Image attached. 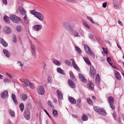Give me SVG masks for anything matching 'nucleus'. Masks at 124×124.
Returning <instances> with one entry per match:
<instances>
[{"label":"nucleus","instance_id":"obj_1","mask_svg":"<svg viewBox=\"0 0 124 124\" xmlns=\"http://www.w3.org/2000/svg\"><path fill=\"white\" fill-rule=\"evenodd\" d=\"M30 12L41 21H43L44 20V16L40 13L35 11L34 10H31Z\"/></svg>","mask_w":124,"mask_h":124},{"label":"nucleus","instance_id":"obj_2","mask_svg":"<svg viewBox=\"0 0 124 124\" xmlns=\"http://www.w3.org/2000/svg\"><path fill=\"white\" fill-rule=\"evenodd\" d=\"M93 108L94 110L99 113L100 114L104 116H106V115L107 113L104 109L99 108L95 106L93 107Z\"/></svg>","mask_w":124,"mask_h":124},{"label":"nucleus","instance_id":"obj_3","mask_svg":"<svg viewBox=\"0 0 124 124\" xmlns=\"http://www.w3.org/2000/svg\"><path fill=\"white\" fill-rule=\"evenodd\" d=\"M84 47L85 51L93 58L95 57V55L94 52L92 51L89 46L86 44L84 45Z\"/></svg>","mask_w":124,"mask_h":124},{"label":"nucleus","instance_id":"obj_4","mask_svg":"<svg viewBox=\"0 0 124 124\" xmlns=\"http://www.w3.org/2000/svg\"><path fill=\"white\" fill-rule=\"evenodd\" d=\"M11 20L14 23H18L20 22L21 19L20 18L17 17L16 15H12L10 16Z\"/></svg>","mask_w":124,"mask_h":124},{"label":"nucleus","instance_id":"obj_5","mask_svg":"<svg viewBox=\"0 0 124 124\" xmlns=\"http://www.w3.org/2000/svg\"><path fill=\"white\" fill-rule=\"evenodd\" d=\"M108 101L110 108L114 110L115 107L113 104L114 103V101L113 98L111 96H109L108 98Z\"/></svg>","mask_w":124,"mask_h":124},{"label":"nucleus","instance_id":"obj_6","mask_svg":"<svg viewBox=\"0 0 124 124\" xmlns=\"http://www.w3.org/2000/svg\"><path fill=\"white\" fill-rule=\"evenodd\" d=\"M96 73V71L95 69L92 66H91L89 73V75L90 77L93 78Z\"/></svg>","mask_w":124,"mask_h":124},{"label":"nucleus","instance_id":"obj_7","mask_svg":"<svg viewBox=\"0 0 124 124\" xmlns=\"http://www.w3.org/2000/svg\"><path fill=\"white\" fill-rule=\"evenodd\" d=\"M24 117L26 120H29L30 118V113L28 109H26L24 111Z\"/></svg>","mask_w":124,"mask_h":124},{"label":"nucleus","instance_id":"obj_8","mask_svg":"<svg viewBox=\"0 0 124 124\" xmlns=\"http://www.w3.org/2000/svg\"><path fill=\"white\" fill-rule=\"evenodd\" d=\"M43 27L41 24H37L34 25L32 27V29L35 31L38 32Z\"/></svg>","mask_w":124,"mask_h":124},{"label":"nucleus","instance_id":"obj_9","mask_svg":"<svg viewBox=\"0 0 124 124\" xmlns=\"http://www.w3.org/2000/svg\"><path fill=\"white\" fill-rule=\"evenodd\" d=\"M37 92L40 94L43 95L45 93V90L43 86H40L38 89Z\"/></svg>","mask_w":124,"mask_h":124},{"label":"nucleus","instance_id":"obj_10","mask_svg":"<svg viewBox=\"0 0 124 124\" xmlns=\"http://www.w3.org/2000/svg\"><path fill=\"white\" fill-rule=\"evenodd\" d=\"M95 81L96 83L99 87V85L100 84V75L98 74H97L96 75Z\"/></svg>","mask_w":124,"mask_h":124},{"label":"nucleus","instance_id":"obj_11","mask_svg":"<svg viewBox=\"0 0 124 124\" xmlns=\"http://www.w3.org/2000/svg\"><path fill=\"white\" fill-rule=\"evenodd\" d=\"M1 96L3 99H4L6 98H8V91H4L1 94Z\"/></svg>","mask_w":124,"mask_h":124},{"label":"nucleus","instance_id":"obj_12","mask_svg":"<svg viewBox=\"0 0 124 124\" xmlns=\"http://www.w3.org/2000/svg\"><path fill=\"white\" fill-rule=\"evenodd\" d=\"M68 82L69 86L71 88H74L76 86L74 83L70 79L68 80Z\"/></svg>","mask_w":124,"mask_h":124},{"label":"nucleus","instance_id":"obj_13","mask_svg":"<svg viewBox=\"0 0 124 124\" xmlns=\"http://www.w3.org/2000/svg\"><path fill=\"white\" fill-rule=\"evenodd\" d=\"M68 100L72 104H75L76 103V101L73 97L69 96L68 97Z\"/></svg>","mask_w":124,"mask_h":124},{"label":"nucleus","instance_id":"obj_14","mask_svg":"<svg viewBox=\"0 0 124 124\" xmlns=\"http://www.w3.org/2000/svg\"><path fill=\"white\" fill-rule=\"evenodd\" d=\"M115 74L116 78L118 80H120L121 79V76L119 73L117 71L115 70Z\"/></svg>","mask_w":124,"mask_h":124},{"label":"nucleus","instance_id":"obj_15","mask_svg":"<svg viewBox=\"0 0 124 124\" xmlns=\"http://www.w3.org/2000/svg\"><path fill=\"white\" fill-rule=\"evenodd\" d=\"M78 75L81 80L84 83H85L86 82V79L83 75L80 73L78 74Z\"/></svg>","mask_w":124,"mask_h":124},{"label":"nucleus","instance_id":"obj_16","mask_svg":"<svg viewBox=\"0 0 124 124\" xmlns=\"http://www.w3.org/2000/svg\"><path fill=\"white\" fill-rule=\"evenodd\" d=\"M56 92L59 98L61 100H62L63 99V95L61 92L58 90H57Z\"/></svg>","mask_w":124,"mask_h":124},{"label":"nucleus","instance_id":"obj_17","mask_svg":"<svg viewBox=\"0 0 124 124\" xmlns=\"http://www.w3.org/2000/svg\"><path fill=\"white\" fill-rule=\"evenodd\" d=\"M69 22H65L62 23V26L63 28L67 29L68 27L69 26Z\"/></svg>","mask_w":124,"mask_h":124},{"label":"nucleus","instance_id":"obj_18","mask_svg":"<svg viewBox=\"0 0 124 124\" xmlns=\"http://www.w3.org/2000/svg\"><path fill=\"white\" fill-rule=\"evenodd\" d=\"M0 42L4 46L6 47L8 46V43L1 38L0 39Z\"/></svg>","mask_w":124,"mask_h":124},{"label":"nucleus","instance_id":"obj_19","mask_svg":"<svg viewBox=\"0 0 124 124\" xmlns=\"http://www.w3.org/2000/svg\"><path fill=\"white\" fill-rule=\"evenodd\" d=\"M19 11L20 13L22 15H24L26 14V11L22 7H20L19 8Z\"/></svg>","mask_w":124,"mask_h":124},{"label":"nucleus","instance_id":"obj_20","mask_svg":"<svg viewBox=\"0 0 124 124\" xmlns=\"http://www.w3.org/2000/svg\"><path fill=\"white\" fill-rule=\"evenodd\" d=\"M12 97L13 101L14 102L15 104L17 105L18 104L16 98V96L15 94L14 93H12Z\"/></svg>","mask_w":124,"mask_h":124},{"label":"nucleus","instance_id":"obj_21","mask_svg":"<svg viewBox=\"0 0 124 124\" xmlns=\"http://www.w3.org/2000/svg\"><path fill=\"white\" fill-rule=\"evenodd\" d=\"M70 75L71 79L73 81H75L76 80V78L75 77L74 75L71 71H70Z\"/></svg>","mask_w":124,"mask_h":124},{"label":"nucleus","instance_id":"obj_22","mask_svg":"<svg viewBox=\"0 0 124 124\" xmlns=\"http://www.w3.org/2000/svg\"><path fill=\"white\" fill-rule=\"evenodd\" d=\"M3 52L5 55L7 57H9L10 56V53L8 51V50L6 49H4L3 50Z\"/></svg>","mask_w":124,"mask_h":124},{"label":"nucleus","instance_id":"obj_23","mask_svg":"<svg viewBox=\"0 0 124 124\" xmlns=\"http://www.w3.org/2000/svg\"><path fill=\"white\" fill-rule=\"evenodd\" d=\"M88 87L91 89H93L94 85L92 82L91 81H88L87 85Z\"/></svg>","mask_w":124,"mask_h":124},{"label":"nucleus","instance_id":"obj_24","mask_svg":"<svg viewBox=\"0 0 124 124\" xmlns=\"http://www.w3.org/2000/svg\"><path fill=\"white\" fill-rule=\"evenodd\" d=\"M57 70L58 72L61 74H65L64 71L60 68H57Z\"/></svg>","mask_w":124,"mask_h":124},{"label":"nucleus","instance_id":"obj_25","mask_svg":"<svg viewBox=\"0 0 124 124\" xmlns=\"http://www.w3.org/2000/svg\"><path fill=\"white\" fill-rule=\"evenodd\" d=\"M52 61L57 66H60V62L56 59H54Z\"/></svg>","mask_w":124,"mask_h":124},{"label":"nucleus","instance_id":"obj_26","mask_svg":"<svg viewBox=\"0 0 124 124\" xmlns=\"http://www.w3.org/2000/svg\"><path fill=\"white\" fill-rule=\"evenodd\" d=\"M86 101L88 104L91 105H93V103L92 100L89 98H87L86 99Z\"/></svg>","mask_w":124,"mask_h":124},{"label":"nucleus","instance_id":"obj_27","mask_svg":"<svg viewBox=\"0 0 124 124\" xmlns=\"http://www.w3.org/2000/svg\"><path fill=\"white\" fill-rule=\"evenodd\" d=\"M5 32L7 34H9L11 32V30L10 28L9 27H7L5 29Z\"/></svg>","mask_w":124,"mask_h":124},{"label":"nucleus","instance_id":"obj_28","mask_svg":"<svg viewBox=\"0 0 124 124\" xmlns=\"http://www.w3.org/2000/svg\"><path fill=\"white\" fill-rule=\"evenodd\" d=\"M53 110L52 113L54 116L55 117H57L58 116L57 111L54 109H53Z\"/></svg>","mask_w":124,"mask_h":124},{"label":"nucleus","instance_id":"obj_29","mask_svg":"<svg viewBox=\"0 0 124 124\" xmlns=\"http://www.w3.org/2000/svg\"><path fill=\"white\" fill-rule=\"evenodd\" d=\"M88 117L85 114H84L82 117L81 119L82 120L84 121H86L88 119Z\"/></svg>","mask_w":124,"mask_h":124},{"label":"nucleus","instance_id":"obj_30","mask_svg":"<svg viewBox=\"0 0 124 124\" xmlns=\"http://www.w3.org/2000/svg\"><path fill=\"white\" fill-rule=\"evenodd\" d=\"M19 107L20 110L22 112H23L24 109V104L22 103H21L19 105Z\"/></svg>","mask_w":124,"mask_h":124},{"label":"nucleus","instance_id":"obj_31","mask_svg":"<svg viewBox=\"0 0 124 124\" xmlns=\"http://www.w3.org/2000/svg\"><path fill=\"white\" fill-rule=\"evenodd\" d=\"M17 64L19 66H21V68L22 70H23V68L24 66H23L24 63L20 61H17Z\"/></svg>","mask_w":124,"mask_h":124},{"label":"nucleus","instance_id":"obj_32","mask_svg":"<svg viewBox=\"0 0 124 124\" xmlns=\"http://www.w3.org/2000/svg\"><path fill=\"white\" fill-rule=\"evenodd\" d=\"M22 99L24 101H26L28 98L27 95L26 94H22Z\"/></svg>","mask_w":124,"mask_h":124},{"label":"nucleus","instance_id":"obj_33","mask_svg":"<svg viewBox=\"0 0 124 124\" xmlns=\"http://www.w3.org/2000/svg\"><path fill=\"white\" fill-rule=\"evenodd\" d=\"M8 112L12 116L14 117L15 116V113L11 109H9L8 110Z\"/></svg>","mask_w":124,"mask_h":124},{"label":"nucleus","instance_id":"obj_34","mask_svg":"<svg viewBox=\"0 0 124 124\" xmlns=\"http://www.w3.org/2000/svg\"><path fill=\"white\" fill-rule=\"evenodd\" d=\"M75 48V50L78 54H80L82 52L81 50L79 47L77 46H76Z\"/></svg>","mask_w":124,"mask_h":124},{"label":"nucleus","instance_id":"obj_35","mask_svg":"<svg viewBox=\"0 0 124 124\" xmlns=\"http://www.w3.org/2000/svg\"><path fill=\"white\" fill-rule=\"evenodd\" d=\"M24 85L25 86H29V84H30V83L29 82V80L27 79L24 80Z\"/></svg>","mask_w":124,"mask_h":124},{"label":"nucleus","instance_id":"obj_36","mask_svg":"<svg viewBox=\"0 0 124 124\" xmlns=\"http://www.w3.org/2000/svg\"><path fill=\"white\" fill-rule=\"evenodd\" d=\"M23 19L25 22L26 24H28L29 21L28 19V17L26 15H25L23 17Z\"/></svg>","mask_w":124,"mask_h":124},{"label":"nucleus","instance_id":"obj_37","mask_svg":"<svg viewBox=\"0 0 124 124\" xmlns=\"http://www.w3.org/2000/svg\"><path fill=\"white\" fill-rule=\"evenodd\" d=\"M32 50V52L33 54H35L36 53L35 50V49L34 46L32 45H31V46Z\"/></svg>","mask_w":124,"mask_h":124},{"label":"nucleus","instance_id":"obj_38","mask_svg":"<svg viewBox=\"0 0 124 124\" xmlns=\"http://www.w3.org/2000/svg\"><path fill=\"white\" fill-rule=\"evenodd\" d=\"M69 27L70 28L74 27L75 25V24L74 23L70 22H69Z\"/></svg>","mask_w":124,"mask_h":124},{"label":"nucleus","instance_id":"obj_39","mask_svg":"<svg viewBox=\"0 0 124 124\" xmlns=\"http://www.w3.org/2000/svg\"><path fill=\"white\" fill-rule=\"evenodd\" d=\"M83 24H84V25L87 28L89 29L90 28V27L87 24V23L86 22L84 21H83Z\"/></svg>","mask_w":124,"mask_h":124},{"label":"nucleus","instance_id":"obj_40","mask_svg":"<svg viewBox=\"0 0 124 124\" xmlns=\"http://www.w3.org/2000/svg\"><path fill=\"white\" fill-rule=\"evenodd\" d=\"M84 59L85 61L88 64V65H90L91 64V63L90 61L88 60V59L86 57H84Z\"/></svg>","mask_w":124,"mask_h":124},{"label":"nucleus","instance_id":"obj_41","mask_svg":"<svg viewBox=\"0 0 124 124\" xmlns=\"http://www.w3.org/2000/svg\"><path fill=\"white\" fill-rule=\"evenodd\" d=\"M73 34L75 37H77L79 36V34L78 32L76 30L73 31Z\"/></svg>","mask_w":124,"mask_h":124},{"label":"nucleus","instance_id":"obj_42","mask_svg":"<svg viewBox=\"0 0 124 124\" xmlns=\"http://www.w3.org/2000/svg\"><path fill=\"white\" fill-rule=\"evenodd\" d=\"M47 104L50 107L53 108H54V106L50 101H48L47 102Z\"/></svg>","mask_w":124,"mask_h":124},{"label":"nucleus","instance_id":"obj_43","mask_svg":"<svg viewBox=\"0 0 124 124\" xmlns=\"http://www.w3.org/2000/svg\"><path fill=\"white\" fill-rule=\"evenodd\" d=\"M8 19V17L7 16H4V19L6 22L8 23L9 22Z\"/></svg>","mask_w":124,"mask_h":124},{"label":"nucleus","instance_id":"obj_44","mask_svg":"<svg viewBox=\"0 0 124 124\" xmlns=\"http://www.w3.org/2000/svg\"><path fill=\"white\" fill-rule=\"evenodd\" d=\"M64 62L67 65L69 66L71 65V62L68 60H65Z\"/></svg>","mask_w":124,"mask_h":124},{"label":"nucleus","instance_id":"obj_45","mask_svg":"<svg viewBox=\"0 0 124 124\" xmlns=\"http://www.w3.org/2000/svg\"><path fill=\"white\" fill-rule=\"evenodd\" d=\"M74 68L75 69H76L78 71H80V69L78 67L77 65L76 64H74V65H73Z\"/></svg>","mask_w":124,"mask_h":124},{"label":"nucleus","instance_id":"obj_46","mask_svg":"<svg viewBox=\"0 0 124 124\" xmlns=\"http://www.w3.org/2000/svg\"><path fill=\"white\" fill-rule=\"evenodd\" d=\"M4 81L6 83H10L11 81L9 79H4Z\"/></svg>","mask_w":124,"mask_h":124},{"label":"nucleus","instance_id":"obj_47","mask_svg":"<svg viewBox=\"0 0 124 124\" xmlns=\"http://www.w3.org/2000/svg\"><path fill=\"white\" fill-rule=\"evenodd\" d=\"M52 79H51V77L50 76H49L48 77L47 79V82L48 83H51L52 82Z\"/></svg>","mask_w":124,"mask_h":124},{"label":"nucleus","instance_id":"obj_48","mask_svg":"<svg viewBox=\"0 0 124 124\" xmlns=\"http://www.w3.org/2000/svg\"><path fill=\"white\" fill-rule=\"evenodd\" d=\"M21 27L20 26H17L16 28V30L17 31L19 32L21 30Z\"/></svg>","mask_w":124,"mask_h":124},{"label":"nucleus","instance_id":"obj_49","mask_svg":"<svg viewBox=\"0 0 124 124\" xmlns=\"http://www.w3.org/2000/svg\"><path fill=\"white\" fill-rule=\"evenodd\" d=\"M13 42L14 43H15L17 41V39L16 37V36H13Z\"/></svg>","mask_w":124,"mask_h":124},{"label":"nucleus","instance_id":"obj_50","mask_svg":"<svg viewBox=\"0 0 124 124\" xmlns=\"http://www.w3.org/2000/svg\"><path fill=\"white\" fill-rule=\"evenodd\" d=\"M27 107L28 108V109H30L31 108V106L30 103H28L27 104Z\"/></svg>","mask_w":124,"mask_h":124},{"label":"nucleus","instance_id":"obj_51","mask_svg":"<svg viewBox=\"0 0 124 124\" xmlns=\"http://www.w3.org/2000/svg\"><path fill=\"white\" fill-rule=\"evenodd\" d=\"M87 18L92 23H94L93 22V21L92 19L91 18L88 16H87Z\"/></svg>","mask_w":124,"mask_h":124},{"label":"nucleus","instance_id":"obj_52","mask_svg":"<svg viewBox=\"0 0 124 124\" xmlns=\"http://www.w3.org/2000/svg\"><path fill=\"white\" fill-rule=\"evenodd\" d=\"M103 49L104 52V53L106 54H108V51H107L106 48L103 47Z\"/></svg>","mask_w":124,"mask_h":124},{"label":"nucleus","instance_id":"obj_53","mask_svg":"<svg viewBox=\"0 0 124 124\" xmlns=\"http://www.w3.org/2000/svg\"><path fill=\"white\" fill-rule=\"evenodd\" d=\"M113 115L114 118H115V120H116V113L115 112H113Z\"/></svg>","mask_w":124,"mask_h":124},{"label":"nucleus","instance_id":"obj_54","mask_svg":"<svg viewBox=\"0 0 124 124\" xmlns=\"http://www.w3.org/2000/svg\"><path fill=\"white\" fill-rule=\"evenodd\" d=\"M6 74L7 75H8L10 77L13 78L14 77V76L12 75H11L9 73H6Z\"/></svg>","mask_w":124,"mask_h":124},{"label":"nucleus","instance_id":"obj_55","mask_svg":"<svg viewBox=\"0 0 124 124\" xmlns=\"http://www.w3.org/2000/svg\"><path fill=\"white\" fill-rule=\"evenodd\" d=\"M70 60H71V61H72V65H73L74 64H76L75 63V60H74V59H70Z\"/></svg>","mask_w":124,"mask_h":124},{"label":"nucleus","instance_id":"obj_56","mask_svg":"<svg viewBox=\"0 0 124 124\" xmlns=\"http://www.w3.org/2000/svg\"><path fill=\"white\" fill-rule=\"evenodd\" d=\"M107 60L110 65H112V63H111L110 62V61H111V60L108 57L107 58Z\"/></svg>","mask_w":124,"mask_h":124},{"label":"nucleus","instance_id":"obj_57","mask_svg":"<svg viewBox=\"0 0 124 124\" xmlns=\"http://www.w3.org/2000/svg\"><path fill=\"white\" fill-rule=\"evenodd\" d=\"M107 2H105L103 3L102 4V6L103 8H105L107 6Z\"/></svg>","mask_w":124,"mask_h":124},{"label":"nucleus","instance_id":"obj_58","mask_svg":"<svg viewBox=\"0 0 124 124\" xmlns=\"http://www.w3.org/2000/svg\"><path fill=\"white\" fill-rule=\"evenodd\" d=\"M3 3L5 5H6L7 4V0H2Z\"/></svg>","mask_w":124,"mask_h":124},{"label":"nucleus","instance_id":"obj_59","mask_svg":"<svg viewBox=\"0 0 124 124\" xmlns=\"http://www.w3.org/2000/svg\"><path fill=\"white\" fill-rule=\"evenodd\" d=\"M44 111L46 113V114H47V115L49 116V117L50 118H51V117L50 116V115L47 112L46 110V109H44Z\"/></svg>","mask_w":124,"mask_h":124},{"label":"nucleus","instance_id":"obj_60","mask_svg":"<svg viewBox=\"0 0 124 124\" xmlns=\"http://www.w3.org/2000/svg\"><path fill=\"white\" fill-rule=\"evenodd\" d=\"M29 86H30V87L31 89H33L34 87V85L33 84H29Z\"/></svg>","mask_w":124,"mask_h":124},{"label":"nucleus","instance_id":"obj_61","mask_svg":"<svg viewBox=\"0 0 124 124\" xmlns=\"http://www.w3.org/2000/svg\"><path fill=\"white\" fill-rule=\"evenodd\" d=\"M89 38L90 39H92L93 38V36L92 35L89 34Z\"/></svg>","mask_w":124,"mask_h":124},{"label":"nucleus","instance_id":"obj_62","mask_svg":"<svg viewBox=\"0 0 124 124\" xmlns=\"http://www.w3.org/2000/svg\"><path fill=\"white\" fill-rule=\"evenodd\" d=\"M117 1L115 0H114L113 1V4L114 5H117Z\"/></svg>","mask_w":124,"mask_h":124},{"label":"nucleus","instance_id":"obj_63","mask_svg":"<svg viewBox=\"0 0 124 124\" xmlns=\"http://www.w3.org/2000/svg\"><path fill=\"white\" fill-rule=\"evenodd\" d=\"M81 99H79L77 100V102L78 103H80L81 102Z\"/></svg>","mask_w":124,"mask_h":124},{"label":"nucleus","instance_id":"obj_64","mask_svg":"<svg viewBox=\"0 0 124 124\" xmlns=\"http://www.w3.org/2000/svg\"><path fill=\"white\" fill-rule=\"evenodd\" d=\"M118 23L119 24H120L121 26L123 25L122 22L120 20H118Z\"/></svg>","mask_w":124,"mask_h":124}]
</instances>
